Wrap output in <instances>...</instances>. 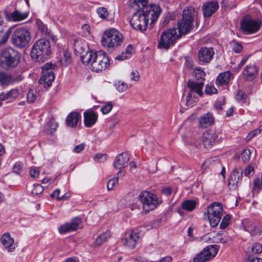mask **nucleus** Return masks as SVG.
<instances>
[{
  "label": "nucleus",
  "instance_id": "obj_62",
  "mask_svg": "<svg viewBox=\"0 0 262 262\" xmlns=\"http://www.w3.org/2000/svg\"><path fill=\"white\" fill-rule=\"evenodd\" d=\"M261 232V229L256 225H253V227L252 228L250 233L252 235H255L259 233H260Z\"/></svg>",
  "mask_w": 262,
  "mask_h": 262
},
{
  "label": "nucleus",
  "instance_id": "obj_52",
  "mask_svg": "<svg viewBox=\"0 0 262 262\" xmlns=\"http://www.w3.org/2000/svg\"><path fill=\"white\" fill-rule=\"evenodd\" d=\"M118 178H113L110 179L108 182L107 185V188L108 190H111L113 189V187L115 185L116 183H118Z\"/></svg>",
  "mask_w": 262,
  "mask_h": 262
},
{
  "label": "nucleus",
  "instance_id": "obj_55",
  "mask_svg": "<svg viewBox=\"0 0 262 262\" xmlns=\"http://www.w3.org/2000/svg\"><path fill=\"white\" fill-rule=\"evenodd\" d=\"M253 225L254 224L252 221L249 220L245 221L244 223V228L245 230L250 233Z\"/></svg>",
  "mask_w": 262,
  "mask_h": 262
},
{
  "label": "nucleus",
  "instance_id": "obj_31",
  "mask_svg": "<svg viewBox=\"0 0 262 262\" xmlns=\"http://www.w3.org/2000/svg\"><path fill=\"white\" fill-rule=\"evenodd\" d=\"M36 25L37 27L38 30L41 32L42 35L50 37L51 35L50 30L40 20H37Z\"/></svg>",
  "mask_w": 262,
  "mask_h": 262
},
{
  "label": "nucleus",
  "instance_id": "obj_47",
  "mask_svg": "<svg viewBox=\"0 0 262 262\" xmlns=\"http://www.w3.org/2000/svg\"><path fill=\"white\" fill-rule=\"evenodd\" d=\"M230 220V215H226L225 216H224V217L220 225V228L223 229L226 228L229 224Z\"/></svg>",
  "mask_w": 262,
  "mask_h": 262
},
{
  "label": "nucleus",
  "instance_id": "obj_43",
  "mask_svg": "<svg viewBox=\"0 0 262 262\" xmlns=\"http://www.w3.org/2000/svg\"><path fill=\"white\" fill-rule=\"evenodd\" d=\"M43 191L42 186L40 184H34L31 191L33 195H38L41 194Z\"/></svg>",
  "mask_w": 262,
  "mask_h": 262
},
{
  "label": "nucleus",
  "instance_id": "obj_6",
  "mask_svg": "<svg viewBox=\"0 0 262 262\" xmlns=\"http://www.w3.org/2000/svg\"><path fill=\"white\" fill-rule=\"evenodd\" d=\"M196 12L194 9L191 7L185 9L183 12V17L178 23L179 31L180 37L182 35L189 33L192 28L193 21Z\"/></svg>",
  "mask_w": 262,
  "mask_h": 262
},
{
  "label": "nucleus",
  "instance_id": "obj_23",
  "mask_svg": "<svg viewBox=\"0 0 262 262\" xmlns=\"http://www.w3.org/2000/svg\"><path fill=\"white\" fill-rule=\"evenodd\" d=\"M258 68L255 65H247L243 71V74L245 79L247 80H252L257 74Z\"/></svg>",
  "mask_w": 262,
  "mask_h": 262
},
{
  "label": "nucleus",
  "instance_id": "obj_57",
  "mask_svg": "<svg viewBox=\"0 0 262 262\" xmlns=\"http://www.w3.org/2000/svg\"><path fill=\"white\" fill-rule=\"evenodd\" d=\"M261 130V129L257 128V129H256L255 130H254L250 132L248 134V135H247V136L246 137V139L247 140H250L251 138L254 137L255 135H257L258 134H260Z\"/></svg>",
  "mask_w": 262,
  "mask_h": 262
},
{
  "label": "nucleus",
  "instance_id": "obj_48",
  "mask_svg": "<svg viewBox=\"0 0 262 262\" xmlns=\"http://www.w3.org/2000/svg\"><path fill=\"white\" fill-rule=\"evenodd\" d=\"M12 30L10 28L5 33L0 40V45L5 43L8 40L10 35L12 34Z\"/></svg>",
  "mask_w": 262,
  "mask_h": 262
},
{
  "label": "nucleus",
  "instance_id": "obj_39",
  "mask_svg": "<svg viewBox=\"0 0 262 262\" xmlns=\"http://www.w3.org/2000/svg\"><path fill=\"white\" fill-rule=\"evenodd\" d=\"M196 99L194 95L189 93L187 97L186 105L190 107L193 106L196 102Z\"/></svg>",
  "mask_w": 262,
  "mask_h": 262
},
{
  "label": "nucleus",
  "instance_id": "obj_41",
  "mask_svg": "<svg viewBox=\"0 0 262 262\" xmlns=\"http://www.w3.org/2000/svg\"><path fill=\"white\" fill-rule=\"evenodd\" d=\"M205 92L206 94L211 95L213 94H216L217 92V90L214 87L213 84L209 83L206 85Z\"/></svg>",
  "mask_w": 262,
  "mask_h": 262
},
{
  "label": "nucleus",
  "instance_id": "obj_51",
  "mask_svg": "<svg viewBox=\"0 0 262 262\" xmlns=\"http://www.w3.org/2000/svg\"><path fill=\"white\" fill-rule=\"evenodd\" d=\"M252 251L255 254H259L262 252V244L255 243L252 248Z\"/></svg>",
  "mask_w": 262,
  "mask_h": 262
},
{
  "label": "nucleus",
  "instance_id": "obj_9",
  "mask_svg": "<svg viewBox=\"0 0 262 262\" xmlns=\"http://www.w3.org/2000/svg\"><path fill=\"white\" fill-rule=\"evenodd\" d=\"M223 213V207L220 203H213L207 208L206 212L204 214V216L207 219L212 227H215L218 225L221 221Z\"/></svg>",
  "mask_w": 262,
  "mask_h": 262
},
{
  "label": "nucleus",
  "instance_id": "obj_7",
  "mask_svg": "<svg viewBox=\"0 0 262 262\" xmlns=\"http://www.w3.org/2000/svg\"><path fill=\"white\" fill-rule=\"evenodd\" d=\"M31 39L29 30L24 28L15 29L11 34L12 44L19 48H23L28 45Z\"/></svg>",
  "mask_w": 262,
  "mask_h": 262
},
{
  "label": "nucleus",
  "instance_id": "obj_13",
  "mask_svg": "<svg viewBox=\"0 0 262 262\" xmlns=\"http://www.w3.org/2000/svg\"><path fill=\"white\" fill-rule=\"evenodd\" d=\"M141 241L140 234L137 229H133L130 232L125 234V237L122 239V242L124 246L134 249Z\"/></svg>",
  "mask_w": 262,
  "mask_h": 262
},
{
  "label": "nucleus",
  "instance_id": "obj_61",
  "mask_svg": "<svg viewBox=\"0 0 262 262\" xmlns=\"http://www.w3.org/2000/svg\"><path fill=\"white\" fill-rule=\"evenodd\" d=\"M236 99L239 102H244L245 99V94L242 91H238L235 96Z\"/></svg>",
  "mask_w": 262,
  "mask_h": 262
},
{
  "label": "nucleus",
  "instance_id": "obj_32",
  "mask_svg": "<svg viewBox=\"0 0 262 262\" xmlns=\"http://www.w3.org/2000/svg\"><path fill=\"white\" fill-rule=\"evenodd\" d=\"M57 127V123L53 118H52L47 123L45 132L47 134H52L56 130Z\"/></svg>",
  "mask_w": 262,
  "mask_h": 262
},
{
  "label": "nucleus",
  "instance_id": "obj_37",
  "mask_svg": "<svg viewBox=\"0 0 262 262\" xmlns=\"http://www.w3.org/2000/svg\"><path fill=\"white\" fill-rule=\"evenodd\" d=\"M252 189L254 191H259L262 189V178H257L253 181Z\"/></svg>",
  "mask_w": 262,
  "mask_h": 262
},
{
  "label": "nucleus",
  "instance_id": "obj_19",
  "mask_svg": "<svg viewBox=\"0 0 262 262\" xmlns=\"http://www.w3.org/2000/svg\"><path fill=\"white\" fill-rule=\"evenodd\" d=\"M204 84L203 80L195 81L189 80L187 83V87L190 89L189 93H191L192 95L193 93H195L199 96H202L203 94L202 90Z\"/></svg>",
  "mask_w": 262,
  "mask_h": 262
},
{
  "label": "nucleus",
  "instance_id": "obj_33",
  "mask_svg": "<svg viewBox=\"0 0 262 262\" xmlns=\"http://www.w3.org/2000/svg\"><path fill=\"white\" fill-rule=\"evenodd\" d=\"M196 204V202L194 200H187L182 203L181 207L183 210L191 211L195 209Z\"/></svg>",
  "mask_w": 262,
  "mask_h": 262
},
{
  "label": "nucleus",
  "instance_id": "obj_21",
  "mask_svg": "<svg viewBox=\"0 0 262 262\" xmlns=\"http://www.w3.org/2000/svg\"><path fill=\"white\" fill-rule=\"evenodd\" d=\"M217 136L216 132L212 129L208 130L203 134V142L204 146L210 148L215 143Z\"/></svg>",
  "mask_w": 262,
  "mask_h": 262
},
{
  "label": "nucleus",
  "instance_id": "obj_36",
  "mask_svg": "<svg viewBox=\"0 0 262 262\" xmlns=\"http://www.w3.org/2000/svg\"><path fill=\"white\" fill-rule=\"evenodd\" d=\"M37 93L36 90L30 89L27 94V101L29 103H33L36 99Z\"/></svg>",
  "mask_w": 262,
  "mask_h": 262
},
{
  "label": "nucleus",
  "instance_id": "obj_3",
  "mask_svg": "<svg viewBox=\"0 0 262 262\" xmlns=\"http://www.w3.org/2000/svg\"><path fill=\"white\" fill-rule=\"evenodd\" d=\"M123 41V35L114 28L105 31L101 40L102 46L110 52H113L118 47L121 46Z\"/></svg>",
  "mask_w": 262,
  "mask_h": 262
},
{
  "label": "nucleus",
  "instance_id": "obj_64",
  "mask_svg": "<svg viewBox=\"0 0 262 262\" xmlns=\"http://www.w3.org/2000/svg\"><path fill=\"white\" fill-rule=\"evenodd\" d=\"M129 58V57H128L127 55L125 52H122L120 55L116 57L115 59L119 60H123Z\"/></svg>",
  "mask_w": 262,
  "mask_h": 262
},
{
  "label": "nucleus",
  "instance_id": "obj_30",
  "mask_svg": "<svg viewBox=\"0 0 262 262\" xmlns=\"http://www.w3.org/2000/svg\"><path fill=\"white\" fill-rule=\"evenodd\" d=\"M231 76V73L229 71L220 73L216 78V83L220 85L227 84L230 80Z\"/></svg>",
  "mask_w": 262,
  "mask_h": 262
},
{
  "label": "nucleus",
  "instance_id": "obj_40",
  "mask_svg": "<svg viewBox=\"0 0 262 262\" xmlns=\"http://www.w3.org/2000/svg\"><path fill=\"white\" fill-rule=\"evenodd\" d=\"M97 13L99 16L102 18H106L108 16V12L107 9L104 7H100L97 9Z\"/></svg>",
  "mask_w": 262,
  "mask_h": 262
},
{
  "label": "nucleus",
  "instance_id": "obj_49",
  "mask_svg": "<svg viewBox=\"0 0 262 262\" xmlns=\"http://www.w3.org/2000/svg\"><path fill=\"white\" fill-rule=\"evenodd\" d=\"M243 49L242 45L240 42H232V50L235 53H239Z\"/></svg>",
  "mask_w": 262,
  "mask_h": 262
},
{
  "label": "nucleus",
  "instance_id": "obj_18",
  "mask_svg": "<svg viewBox=\"0 0 262 262\" xmlns=\"http://www.w3.org/2000/svg\"><path fill=\"white\" fill-rule=\"evenodd\" d=\"M80 223V219L76 217L72 220L70 223H66L61 225L58 229L59 232L61 234H63L75 231L78 229Z\"/></svg>",
  "mask_w": 262,
  "mask_h": 262
},
{
  "label": "nucleus",
  "instance_id": "obj_59",
  "mask_svg": "<svg viewBox=\"0 0 262 262\" xmlns=\"http://www.w3.org/2000/svg\"><path fill=\"white\" fill-rule=\"evenodd\" d=\"M30 173L31 177L36 178L38 177L39 171L36 167H33L30 168Z\"/></svg>",
  "mask_w": 262,
  "mask_h": 262
},
{
  "label": "nucleus",
  "instance_id": "obj_26",
  "mask_svg": "<svg viewBox=\"0 0 262 262\" xmlns=\"http://www.w3.org/2000/svg\"><path fill=\"white\" fill-rule=\"evenodd\" d=\"M55 79V75L53 71H46L42 73L39 79V83L45 87L50 86Z\"/></svg>",
  "mask_w": 262,
  "mask_h": 262
},
{
  "label": "nucleus",
  "instance_id": "obj_34",
  "mask_svg": "<svg viewBox=\"0 0 262 262\" xmlns=\"http://www.w3.org/2000/svg\"><path fill=\"white\" fill-rule=\"evenodd\" d=\"M214 242L217 243H226L230 240V238L225 233H217L213 237Z\"/></svg>",
  "mask_w": 262,
  "mask_h": 262
},
{
  "label": "nucleus",
  "instance_id": "obj_54",
  "mask_svg": "<svg viewBox=\"0 0 262 262\" xmlns=\"http://www.w3.org/2000/svg\"><path fill=\"white\" fill-rule=\"evenodd\" d=\"M107 155L106 154H98L94 157V160L97 162H103L106 159Z\"/></svg>",
  "mask_w": 262,
  "mask_h": 262
},
{
  "label": "nucleus",
  "instance_id": "obj_60",
  "mask_svg": "<svg viewBox=\"0 0 262 262\" xmlns=\"http://www.w3.org/2000/svg\"><path fill=\"white\" fill-rule=\"evenodd\" d=\"M54 65L51 63H47L44 64L41 69H42V73L46 72V71H52V69H53Z\"/></svg>",
  "mask_w": 262,
  "mask_h": 262
},
{
  "label": "nucleus",
  "instance_id": "obj_27",
  "mask_svg": "<svg viewBox=\"0 0 262 262\" xmlns=\"http://www.w3.org/2000/svg\"><path fill=\"white\" fill-rule=\"evenodd\" d=\"M28 12H21L16 10L8 14L7 17L10 21H19L25 19L28 16Z\"/></svg>",
  "mask_w": 262,
  "mask_h": 262
},
{
  "label": "nucleus",
  "instance_id": "obj_42",
  "mask_svg": "<svg viewBox=\"0 0 262 262\" xmlns=\"http://www.w3.org/2000/svg\"><path fill=\"white\" fill-rule=\"evenodd\" d=\"M62 60L66 65L69 64L71 62V53L67 50L63 51Z\"/></svg>",
  "mask_w": 262,
  "mask_h": 262
},
{
  "label": "nucleus",
  "instance_id": "obj_63",
  "mask_svg": "<svg viewBox=\"0 0 262 262\" xmlns=\"http://www.w3.org/2000/svg\"><path fill=\"white\" fill-rule=\"evenodd\" d=\"M124 52L127 55L128 57L130 58L134 53V49L132 46L131 45H128L126 47Z\"/></svg>",
  "mask_w": 262,
  "mask_h": 262
},
{
  "label": "nucleus",
  "instance_id": "obj_22",
  "mask_svg": "<svg viewBox=\"0 0 262 262\" xmlns=\"http://www.w3.org/2000/svg\"><path fill=\"white\" fill-rule=\"evenodd\" d=\"M129 158L127 153L122 152L119 154L115 159L114 166L117 169H121L126 167Z\"/></svg>",
  "mask_w": 262,
  "mask_h": 262
},
{
  "label": "nucleus",
  "instance_id": "obj_35",
  "mask_svg": "<svg viewBox=\"0 0 262 262\" xmlns=\"http://www.w3.org/2000/svg\"><path fill=\"white\" fill-rule=\"evenodd\" d=\"M111 232L110 231H106L101 234L96 239L95 242V245L100 246L106 242L107 239L111 237Z\"/></svg>",
  "mask_w": 262,
  "mask_h": 262
},
{
  "label": "nucleus",
  "instance_id": "obj_25",
  "mask_svg": "<svg viewBox=\"0 0 262 262\" xmlns=\"http://www.w3.org/2000/svg\"><path fill=\"white\" fill-rule=\"evenodd\" d=\"M148 0H128L127 5L129 9L133 10L143 9L147 6Z\"/></svg>",
  "mask_w": 262,
  "mask_h": 262
},
{
  "label": "nucleus",
  "instance_id": "obj_8",
  "mask_svg": "<svg viewBox=\"0 0 262 262\" xmlns=\"http://www.w3.org/2000/svg\"><path fill=\"white\" fill-rule=\"evenodd\" d=\"M142 205L143 211L145 213L155 209L158 205V196L153 193L147 191H141L137 198Z\"/></svg>",
  "mask_w": 262,
  "mask_h": 262
},
{
  "label": "nucleus",
  "instance_id": "obj_17",
  "mask_svg": "<svg viewBox=\"0 0 262 262\" xmlns=\"http://www.w3.org/2000/svg\"><path fill=\"white\" fill-rule=\"evenodd\" d=\"M219 2L216 0L209 1L204 4L202 8L205 17H210L219 9Z\"/></svg>",
  "mask_w": 262,
  "mask_h": 262
},
{
  "label": "nucleus",
  "instance_id": "obj_5",
  "mask_svg": "<svg viewBox=\"0 0 262 262\" xmlns=\"http://www.w3.org/2000/svg\"><path fill=\"white\" fill-rule=\"evenodd\" d=\"M51 53V43L49 40L42 38L37 40L33 45L31 56L38 61L46 60Z\"/></svg>",
  "mask_w": 262,
  "mask_h": 262
},
{
  "label": "nucleus",
  "instance_id": "obj_4",
  "mask_svg": "<svg viewBox=\"0 0 262 262\" xmlns=\"http://www.w3.org/2000/svg\"><path fill=\"white\" fill-rule=\"evenodd\" d=\"M19 61L18 52L12 48H7L0 53V66L5 70H10L16 68Z\"/></svg>",
  "mask_w": 262,
  "mask_h": 262
},
{
  "label": "nucleus",
  "instance_id": "obj_10",
  "mask_svg": "<svg viewBox=\"0 0 262 262\" xmlns=\"http://www.w3.org/2000/svg\"><path fill=\"white\" fill-rule=\"evenodd\" d=\"M180 38H181L180 35L178 34L176 28L174 27L167 30L162 33L158 42V47L160 49L168 50Z\"/></svg>",
  "mask_w": 262,
  "mask_h": 262
},
{
  "label": "nucleus",
  "instance_id": "obj_53",
  "mask_svg": "<svg viewBox=\"0 0 262 262\" xmlns=\"http://www.w3.org/2000/svg\"><path fill=\"white\" fill-rule=\"evenodd\" d=\"M12 169H13V172H14L16 174H21L23 171L21 165L19 163H16L14 165Z\"/></svg>",
  "mask_w": 262,
  "mask_h": 262
},
{
  "label": "nucleus",
  "instance_id": "obj_12",
  "mask_svg": "<svg viewBox=\"0 0 262 262\" xmlns=\"http://www.w3.org/2000/svg\"><path fill=\"white\" fill-rule=\"evenodd\" d=\"M217 253V249L214 245H209L205 247L201 251L196 254L193 258V262H205L214 257Z\"/></svg>",
  "mask_w": 262,
  "mask_h": 262
},
{
  "label": "nucleus",
  "instance_id": "obj_16",
  "mask_svg": "<svg viewBox=\"0 0 262 262\" xmlns=\"http://www.w3.org/2000/svg\"><path fill=\"white\" fill-rule=\"evenodd\" d=\"M1 241L5 249L8 252H12L17 247V243L8 232L4 233L1 238Z\"/></svg>",
  "mask_w": 262,
  "mask_h": 262
},
{
  "label": "nucleus",
  "instance_id": "obj_20",
  "mask_svg": "<svg viewBox=\"0 0 262 262\" xmlns=\"http://www.w3.org/2000/svg\"><path fill=\"white\" fill-rule=\"evenodd\" d=\"M214 53L212 48L203 47L199 52V59L202 62L208 63L212 60Z\"/></svg>",
  "mask_w": 262,
  "mask_h": 262
},
{
  "label": "nucleus",
  "instance_id": "obj_15",
  "mask_svg": "<svg viewBox=\"0 0 262 262\" xmlns=\"http://www.w3.org/2000/svg\"><path fill=\"white\" fill-rule=\"evenodd\" d=\"M24 79L21 74L8 75L3 73L0 74V82L3 85L13 84Z\"/></svg>",
  "mask_w": 262,
  "mask_h": 262
},
{
  "label": "nucleus",
  "instance_id": "obj_46",
  "mask_svg": "<svg viewBox=\"0 0 262 262\" xmlns=\"http://www.w3.org/2000/svg\"><path fill=\"white\" fill-rule=\"evenodd\" d=\"M251 151L249 149H245L242 153V159L244 162L249 161L250 158Z\"/></svg>",
  "mask_w": 262,
  "mask_h": 262
},
{
  "label": "nucleus",
  "instance_id": "obj_38",
  "mask_svg": "<svg viewBox=\"0 0 262 262\" xmlns=\"http://www.w3.org/2000/svg\"><path fill=\"white\" fill-rule=\"evenodd\" d=\"M114 86L119 92H123L128 88L127 84L126 83L121 81H118L115 82Z\"/></svg>",
  "mask_w": 262,
  "mask_h": 262
},
{
  "label": "nucleus",
  "instance_id": "obj_58",
  "mask_svg": "<svg viewBox=\"0 0 262 262\" xmlns=\"http://www.w3.org/2000/svg\"><path fill=\"white\" fill-rule=\"evenodd\" d=\"M85 147L84 143H81L79 145H76L73 149V151L75 153H80L82 151Z\"/></svg>",
  "mask_w": 262,
  "mask_h": 262
},
{
  "label": "nucleus",
  "instance_id": "obj_50",
  "mask_svg": "<svg viewBox=\"0 0 262 262\" xmlns=\"http://www.w3.org/2000/svg\"><path fill=\"white\" fill-rule=\"evenodd\" d=\"M130 78L132 81H138L140 78L138 71L136 70H133L130 74Z\"/></svg>",
  "mask_w": 262,
  "mask_h": 262
},
{
  "label": "nucleus",
  "instance_id": "obj_11",
  "mask_svg": "<svg viewBox=\"0 0 262 262\" xmlns=\"http://www.w3.org/2000/svg\"><path fill=\"white\" fill-rule=\"evenodd\" d=\"M260 21L252 19L250 16H244L241 22L242 30L246 34H253L260 28Z\"/></svg>",
  "mask_w": 262,
  "mask_h": 262
},
{
  "label": "nucleus",
  "instance_id": "obj_29",
  "mask_svg": "<svg viewBox=\"0 0 262 262\" xmlns=\"http://www.w3.org/2000/svg\"><path fill=\"white\" fill-rule=\"evenodd\" d=\"M81 118L79 113L76 112H73L69 114L66 119L67 124L69 126L75 127L77 125V123Z\"/></svg>",
  "mask_w": 262,
  "mask_h": 262
},
{
  "label": "nucleus",
  "instance_id": "obj_14",
  "mask_svg": "<svg viewBox=\"0 0 262 262\" xmlns=\"http://www.w3.org/2000/svg\"><path fill=\"white\" fill-rule=\"evenodd\" d=\"M243 170L241 168L234 169L231 173L228 181L230 189H236L242 183Z\"/></svg>",
  "mask_w": 262,
  "mask_h": 262
},
{
  "label": "nucleus",
  "instance_id": "obj_44",
  "mask_svg": "<svg viewBox=\"0 0 262 262\" xmlns=\"http://www.w3.org/2000/svg\"><path fill=\"white\" fill-rule=\"evenodd\" d=\"M194 73L195 77L198 79H200V80H203V79L204 76H205V73L201 69V68H196L194 69Z\"/></svg>",
  "mask_w": 262,
  "mask_h": 262
},
{
  "label": "nucleus",
  "instance_id": "obj_45",
  "mask_svg": "<svg viewBox=\"0 0 262 262\" xmlns=\"http://www.w3.org/2000/svg\"><path fill=\"white\" fill-rule=\"evenodd\" d=\"M112 108V104L111 102H107L101 106V111L103 114H107L111 112Z\"/></svg>",
  "mask_w": 262,
  "mask_h": 262
},
{
  "label": "nucleus",
  "instance_id": "obj_1",
  "mask_svg": "<svg viewBox=\"0 0 262 262\" xmlns=\"http://www.w3.org/2000/svg\"><path fill=\"white\" fill-rule=\"evenodd\" d=\"M135 11L130 20V25L134 29L143 31L146 29L149 20L150 23L157 20L161 9L159 5H150L143 9Z\"/></svg>",
  "mask_w": 262,
  "mask_h": 262
},
{
  "label": "nucleus",
  "instance_id": "obj_2",
  "mask_svg": "<svg viewBox=\"0 0 262 262\" xmlns=\"http://www.w3.org/2000/svg\"><path fill=\"white\" fill-rule=\"evenodd\" d=\"M81 60L92 71L97 73L106 69L110 63L107 55L103 51H88L81 56Z\"/></svg>",
  "mask_w": 262,
  "mask_h": 262
},
{
  "label": "nucleus",
  "instance_id": "obj_24",
  "mask_svg": "<svg viewBox=\"0 0 262 262\" xmlns=\"http://www.w3.org/2000/svg\"><path fill=\"white\" fill-rule=\"evenodd\" d=\"M84 116V124L86 127L93 126L98 119V115L93 111L85 112Z\"/></svg>",
  "mask_w": 262,
  "mask_h": 262
},
{
  "label": "nucleus",
  "instance_id": "obj_56",
  "mask_svg": "<svg viewBox=\"0 0 262 262\" xmlns=\"http://www.w3.org/2000/svg\"><path fill=\"white\" fill-rule=\"evenodd\" d=\"M244 174L246 176L250 177L254 174V167L249 165L245 167L244 169Z\"/></svg>",
  "mask_w": 262,
  "mask_h": 262
},
{
  "label": "nucleus",
  "instance_id": "obj_28",
  "mask_svg": "<svg viewBox=\"0 0 262 262\" xmlns=\"http://www.w3.org/2000/svg\"><path fill=\"white\" fill-rule=\"evenodd\" d=\"M199 125L203 128H206L211 125L214 122V118L211 114L207 113L200 117Z\"/></svg>",
  "mask_w": 262,
  "mask_h": 262
}]
</instances>
